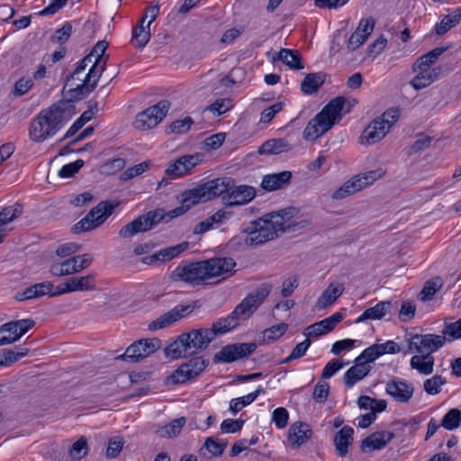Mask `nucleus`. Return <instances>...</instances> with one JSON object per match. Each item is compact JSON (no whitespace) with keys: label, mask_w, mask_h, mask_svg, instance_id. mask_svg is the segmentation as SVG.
<instances>
[{"label":"nucleus","mask_w":461,"mask_h":461,"mask_svg":"<svg viewBox=\"0 0 461 461\" xmlns=\"http://www.w3.org/2000/svg\"><path fill=\"white\" fill-rule=\"evenodd\" d=\"M435 358L430 354L415 355L411 358L410 365L420 374L429 375L433 373Z\"/></svg>","instance_id":"nucleus-37"},{"label":"nucleus","mask_w":461,"mask_h":461,"mask_svg":"<svg viewBox=\"0 0 461 461\" xmlns=\"http://www.w3.org/2000/svg\"><path fill=\"white\" fill-rule=\"evenodd\" d=\"M189 247L188 242H182L176 246L168 247L163 249H160L158 252L159 262H167L169 261L177 256H179L183 251H185Z\"/></svg>","instance_id":"nucleus-50"},{"label":"nucleus","mask_w":461,"mask_h":461,"mask_svg":"<svg viewBox=\"0 0 461 461\" xmlns=\"http://www.w3.org/2000/svg\"><path fill=\"white\" fill-rule=\"evenodd\" d=\"M324 81L325 74L321 72L308 74L301 83V90L306 95H312L319 90Z\"/></svg>","instance_id":"nucleus-41"},{"label":"nucleus","mask_w":461,"mask_h":461,"mask_svg":"<svg viewBox=\"0 0 461 461\" xmlns=\"http://www.w3.org/2000/svg\"><path fill=\"white\" fill-rule=\"evenodd\" d=\"M289 420V413L284 407H279L274 410L272 413V422L277 429H284L287 426Z\"/></svg>","instance_id":"nucleus-58"},{"label":"nucleus","mask_w":461,"mask_h":461,"mask_svg":"<svg viewBox=\"0 0 461 461\" xmlns=\"http://www.w3.org/2000/svg\"><path fill=\"white\" fill-rule=\"evenodd\" d=\"M461 421V411L458 409L449 410L442 419L441 426L447 430L457 429Z\"/></svg>","instance_id":"nucleus-53"},{"label":"nucleus","mask_w":461,"mask_h":461,"mask_svg":"<svg viewBox=\"0 0 461 461\" xmlns=\"http://www.w3.org/2000/svg\"><path fill=\"white\" fill-rule=\"evenodd\" d=\"M292 178L291 171H282L276 174L266 175L261 182V187L268 192L285 187Z\"/></svg>","instance_id":"nucleus-26"},{"label":"nucleus","mask_w":461,"mask_h":461,"mask_svg":"<svg viewBox=\"0 0 461 461\" xmlns=\"http://www.w3.org/2000/svg\"><path fill=\"white\" fill-rule=\"evenodd\" d=\"M184 333L181 334L173 343L165 348V355L171 359H177L192 356V351L187 348Z\"/></svg>","instance_id":"nucleus-36"},{"label":"nucleus","mask_w":461,"mask_h":461,"mask_svg":"<svg viewBox=\"0 0 461 461\" xmlns=\"http://www.w3.org/2000/svg\"><path fill=\"white\" fill-rule=\"evenodd\" d=\"M23 209L19 203L3 208L0 212V230H6L5 226L19 218L23 214Z\"/></svg>","instance_id":"nucleus-46"},{"label":"nucleus","mask_w":461,"mask_h":461,"mask_svg":"<svg viewBox=\"0 0 461 461\" xmlns=\"http://www.w3.org/2000/svg\"><path fill=\"white\" fill-rule=\"evenodd\" d=\"M124 445V440L122 438L116 437L111 438L106 449V456L108 458H115L121 453Z\"/></svg>","instance_id":"nucleus-63"},{"label":"nucleus","mask_w":461,"mask_h":461,"mask_svg":"<svg viewBox=\"0 0 461 461\" xmlns=\"http://www.w3.org/2000/svg\"><path fill=\"white\" fill-rule=\"evenodd\" d=\"M343 292L344 285L342 284L329 285L318 298L316 302V308L318 310H323L332 305Z\"/></svg>","instance_id":"nucleus-31"},{"label":"nucleus","mask_w":461,"mask_h":461,"mask_svg":"<svg viewBox=\"0 0 461 461\" xmlns=\"http://www.w3.org/2000/svg\"><path fill=\"white\" fill-rule=\"evenodd\" d=\"M311 345V340L306 337V339L298 343L292 350L291 354L283 360V363H289L292 360L301 358L303 357Z\"/></svg>","instance_id":"nucleus-59"},{"label":"nucleus","mask_w":461,"mask_h":461,"mask_svg":"<svg viewBox=\"0 0 461 461\" xmlns=\"http://www.w3.org/2000/svg\"><path fill=\"white\" fill-rule=\"evenodd\" d=\"M75 113V106L64 100L41 110L30 122V140L39 143L53 137L72 118Z\"/></svg>","instance_id":"nucleus-2"},{"label":"nucleus","mask_w":461,"mask_h":461,"mask_svg":"<svg viewBox=\"0 0 461 461\" xmlns=\"http://www.w3.org/2000/svg\"><path fill=\"white\" fill-rule=\"evenodd\" d=\"M346 99L343 96H338L326 104L322 110L317 113L307 124L303 131V138L307 140H315L341 119Z\"/></svg>","instance_id":"nucleus-5"},{"label":"nucleus","mask_w":461,"mask_h":461,"mask_svg":"<svg viewBox=\"0 0 461 461\" xmlns=\"http://www.w3.org/2000/svg\"><path fill=\"white\" fill-rule=\"evenodd\" d=\"M149 167V162H148V161L135 165L131 167H129L125 171H123L121 175V179L123 181L130 180L137 176L141 175Z\"/></svg>","instance_id":"nucleus-60"},{"label":"nucleus","mask_w":461,"mask_h":461,"mask_svg":"<svg viewBox=\"0 0 461 461\" xmlns=\"http://www.w3.org/2000/svg\"><path fill=\"white\" fill-rule=\"evenodd\" d=\"M388 125L384 126V122L376 118L363 131L360 136L362 145H371L381 140L388 132Z\"/></svg>","instance_id":"nucleus-23"},{"label":"nucleus","mask_w":461,"mask_h":461,"mask_svg":"<svg viewBox=\"0 0 461 461\" xmlns=\"http://www.w3.org/2000/svg\"><path fill=\"white\" fill-rule=\"evenodd\" d=\"M208 201L203 185H200L193 189L185 190L181 194V203L185 204L189 209L200 203Z\"/></svg>","instance_id":"nucleus-39"},{"label":"nucleus","mask_w":461,"mask_h":461,"mask_svg":"<svg viewBox=\"0 0 461 461\" xmlns=\"http://www.w3.org/2000/svg\"><path fill=\"white\" fill-rule=\"evenodd\" d=\"M443 281L439 276L428 280L420 293V299L422 302L430 300L435 294L442 287Z\"/></svg>","instance_id":"nucleus-48"},{"label":"nucleus","mask_w":461,"mask_h":461,"mask_svg":"<svg viewBox=\"0 0 461 461\" xmlns=\"http://www.w3.org/2000/svg\"><path fill=\"white\" fill-rule=\"evenodd\" d=\"M29 350L23 348H15L14 349H1L3 366H8L17 362L22 357L28 355Z\"/></svg>","instance_id":"nucleus-49"},{"label":"nucleus","mask_w":461,"mask_h":461,"mask_svg":"<svg viewBox=\"0 0 461 461\" xmlns=\"http://www.w3.org/2000/svg\"><path fill=\"white\" fill-rule=\"evenodd\" d=\"M35 325V321L32 319H23L19 321H9L1 325L5 338L14 343L20 339L29 330Z\"/></svg>","instance_id":"nucleus-22"},{"label":"nucleus","mask_w":461,"mask_h":461,"mask_svg":"<svg viewBox=\"0 0 461 461\" xmlns=\"http://www.w3.org/2000/svg\"><path fill=\"white\" fill-rule=\"evenodd\" d=\"M188 210L189 208L182 203L181 206L170 210L167 212H165L163 209L149 211L146 214L140 215L132 221L124 225L119 230V236L125 239L131 238L140 232L148 231L166 218L173 219L178 217Z\"/></svg>","instance_id":"nucleus-8"},{"label":"nucleus","mask_w":461,"mask_h":461,"mask_svg":"<svg viewBox=\"0 0 461 461\" xmlns=\"http://www.w3.org/2000/svg\"><path fill=\"white\" fill-rule=\"evenodd\" d=\"M73 292L94 291L96 287L95 275L70 277L68 279Z\"/></svg>","instance_id":"nucleus-42"},{"label":"nucleus","mask_w":461,"mask_h":461,"mask_svg":"<svg viewBox=\"0 0 461 461\" xmlns=\"http://www.w3.org/2000/svg\"><path fill=\"white\" fill-rule=\"evenodd\" d=\"M271 291V285L263 284L254 293L248 294L226 318L216 321V328L226 332L238 326L240 320H248Z\"/></svg>","instance_id":"nucleus-7"},{"label":"nucleus","mask_w":461,"mask_h":461,"mask_svg":"<svg viewBox=\"0 0 461 461\" xmlns=\"http://www.w3.org/2000/svg\"><path fill=\"white\" fill-rule=\"evenodd\" d=\"M201 162L199 154L184 155L169 164L165 173L171 178H179L190 173Z\"/></svg>","instance_id":"nucleus-18"},{"label":"nucleus","mask_w":461,"mask_h":461,"mask_svg":"<svg viewBox=\"0 0 461 461\" xmlns=\"http://www.w3.org/2000/svg\"><path fill=\"white\" fill-rule=\"evenodd\" d=\"M386 393L399 402H408L414 393V386L402 379H393L386 384Z\"/></svg>","instance_id":"nucleus-19"},{"label":"nucleus","mask_w":461,"mask_h":461,"mask_svg":"<svg viewBox=\"0 0 461 461\" xmlns=\"http://www.w3.org/2000/svg\"><path fill=\"white\" fill-rule=\"evenodd\" d=\"M461 21V7L456 8L447 15H445L439 23L436 25L435 31L438 35H443L451 28L455 27Z\"/></svg>","instance_id":"nucleus-45"},{"label":"nucleus","mask_w":461,"mask_h":461,"mask_svg":"<svg viewBox=\"0 0 461 461\" xmlns=\"http://www.w3.org/2000/svg\"><path fill=\"white\" fill-rule=\"evenodd\" d=\"M354 429L349 426H344L339 430L333 438L336 450L339 456H346L348 452V446L353 441Z\"/></svg>","instance_id":"nucleus-30"},{"label":"nucleus","mask_w":461,"mask_h":461,"mask_svg":"<svg viewBox=\"0 0 461 461\" xmlns=\"http://www.w3.org/2000/svg\"><path fill=\"white\" fill-rule=\"evenodd\" d=\"M271 291V285L263 284L254 293L248 294L226 318L216 321V328L226 332L238 326L240 320H248Z\"/></svg>","instance_id":"nucleus-6"},{"label":"nucleus","mask_w":461,"mask_h":461,"mask_svg":"<svg viewBox=\"0 0 461 461\" xmlns=\"http://www.w3.org/2000/svg\"><path fill=\"white\" fill-rule=\"evenodd\" d=\"M53 284L51 282L38 283L25 288L21 292H18L15 295V299L19 302H23L25 300L38 298L45 294L50 296V293L51 292Z\"/></svg>","instance_id":"nucleus-27"},{"label":"nucleus","mask_w":461,"mask_h":461,"mask_svg":"<svg viewBox=\"0 0 461 461\" xmlns=\"http://www.w3.org/2000/svg\"><path fill=\"white\" fill-rule=\"evenodd\" d=\"M447 383L446 379L439 375H436L431 378H429L424 381L423 386L424 390L428 394L435 395L440 393L441 386Z\"/></svg>","instance_id":"nucleus-54"},{"label":"nucleus","mask_w":461,"mask_h":461,"mask_svg":"<svg viewBox=\"0 0 461 461\" xmlns=\"http://www.w3.org/2000/svg\"><path fill=\"white\" fill-rule=\"evenodd\" d=\"M394 434L388 430L376 431L366 438L361 443V450L373 451L384 448L393 438Z\"/></svg>","instance_id":"nucleus-24"},{"label":"nucleus","mask_w":461,"mask_h":461,"mask_svg":"<svg viewBox=\"0 0 461 461\" xmlns=\"http://www.w3.org/2000/svg\"><path fill=\"white\" fill-rule=\"evenodd\" d=\"M286 323H279L264 330V339L267 342H273L282 337L287 330Z\"/></svg>","instance_id":"nucleus-56"},{"label":"nucleus","mask_w":461,"mask_h":461,"mask_svg":"<svg viewBox=\"0 0 461 461\" xmlns=\"http://www.w3.org/2000/svg\"><path fill=\"white\" fill-rule=\"evenodd\" d=\"M117 205V203L109 201L100 202L81 221L74 225V232H85L97 228L113 213V209Z\"/></svg>","instance_id":"nucleus-9"},{"label":"nucleus","mask_w":461,"mask_h":461,"mask_svg":"<svg viewBox=\"0 0 461 461\" xmlns=\"http://www.w3.org/2000/svg\"><path fill=\"white\" fill-rule=\"evenodd\" d=\"M50 273L57 277L77 274V259L71 257L62 261H55L50 267Z\"/></svg>","instance_id":"nucleus-35"},{"label":"nucleus","mask_w":461,"mask_h":461,"mask_svg":"<svg viewBox=\"0 0 461 461\" xmlns=\"http://www.w3.org/2000/svg\"><path fill=\"white\" fill-rule=\"evenodd\" d=\"M383 174L382 169H377L357 175L346 181L339 188H338L332 194V198L334 200H340L348 197L373 184L375 180L381 178Z\"/></svg>","instance_id":"nucleus-11"},{"label":"nucleus","mask_w":461,"mask_h":461,"mask_svg":"<svg viewBox=\"0 0 461 461\" xmlns=\"http://www.w3.org/2000/svg\"><path fill=\"white\" fill-rule=\"evenodd\" d=\"M215 326L216 322L212 324V329L193 330L190 332L184 333L188 345L187 348H190L193 355L205 349L217 335L226 333L225 330H219Z\"/></svg>","instance_id":"nucleus-14"},{"label":"nucleus","mask_w":461,"mask_h":461,"mask_svg":"<svg viewBox=\"0 0 461 461\" xmlns=\"http://www.w3.org/2000/svg\"><path fill=\"white\" fill-rule=\"evenodd\" d=\"M292 149L289 142L284 139H272L265 141L258 149L261 155H277Z\"/></svg>","instance_id":"nucleus-38"},{"label":"nucleus","mask_w":461,"mask_h":461,"mask_svg":"<svg viewBox=\"0 0 461 461\" xmlns=\"http://www.w3.org/2000/svg\"><path fill=\"white\" fill-rule=\"evenodd\" d=\"M132 39L137 41L139 48L145 47L150 39L149 28L140 23L132 31Z\"/></svg>","instance_id":"nucleus-55"},{"label":"nucleus","mask_w":461,"mask_h":461,"mask_svg":"<svg viewBox=\"0 0 461 461\" xmlns=\"http://www.w3.org/2000/svg\"><path fill=\"white\" fill-rule=\"evenodd\" d=\"M169 106L170 103L167 100H162L139 113L133 122L134 127L140 131H148L156 127L166 116Z\"/></svg>","instance_id":"nucleus-12"},{"label":"nucleus","mask_w":461,"mask_h":461,"mask_svg":"<svg viewBox=\"0 0 461 461\" xmlns=\"http://www.w3.org/2000/svg\"><path fill=\"white\" fill-rule=\"evenodd\" d=\"M185 418L181 417L173 420L170 423L161 427L157 433L162 438H174L180 434L183 427L185 425Z\"/></svg>","instance_id":"nucleus-47"},{"label":"nucleus","mask_w":461,"mask_h":461,"mask_svg":"<svg viewBox=\"0 0 461 461\" xmlns=\"http://www.w3.org/2000/svg\"><path fill=\"white\" fill-rule=\"evenodd\" d=\"M406 341L408 349L403 351L404 354L415 349L419 354L432 355L445 345L447 337L444 334H410Z\"/></svg>","instance_id":"nucleus-10"},{"label":"nucleus","mask_w":461,"mask_h":461,"mask_svg":"<svg viewBox=\"0 0 461 461\" xmlns=\"http://www.w3.org/2000/svg\"><path fill=\"white\" fill-rule=\"evenodd\" d=\"M88 453L87 439L81 436L70 447L68 454L72 459L80 460Z\"/></svg>","instance_id":"nucleus-52"},{"label":"nucleus","mask_w":461,"mask_h":461,"mask_svg":"<svg viewBox=\"0 0 461 461\" xmlns=\"http://www.w3.org/2000/svg\"><path fill=\"white\" fill-rule=\"evenodd\" d=\"M256 196L254 187L246 185L230 186L229 197L223 196L224 203L229 206L243 205L251 202Z\"/></svg>","instance_id":"nucleus-21"},{"label":"nucleus","mask_w":461,"mask_h":461,"mask_svg":"<svg viewBox=\"0 0 461 461\" xmlns=\"http://www.w3.org/2000/svg\"><path fill=\"white\" fill-rule=\"evenodd\" d=\"M81 74L82 73L75 75V70H74L73 73L67 77L65 86H63L62 94L67 98L66 101L69 102L70 104H72L73 101L79 100L91 93V92H87V93L79 94V93L71 91V88H75L77 85L83 84V80L85 79V77H82Z\"/></svg>","instance_id":"nucleus-33"},{"label":"nucleus","mask_w":461,"mask_h":461,"mask_svg":"<svg viewBox=\"0 0 461 461\" xmlns=\"http://www.w3.org/2000/svg\"><path fill=\"white\" fill-rule=\"evenodd\" d=\"M312 436V430L305 423H294L289 429L288 440L296 447L304 444Z\"/></svg>","instance_id":"nucleus-34"},{"label":"nucleus","mask_w":461,"mask_h":461,"mask_svg":"<svg viewBox=\"0 0 461 461\" xmlns=\"http://www.w3.org/2000/svg\"><path fill=\"white\" fill-rule=\"evenodd\" d=\"M226 447V441H220L213 437H209L206 438L203 446L201 447L200 453H202L203 449H206L212 456H220L222 455Z\"/></svg>","instance_id":"nucleus-51"},{"label":"nucleus","mask_w":461,"mask_h":461,"mask_svg":"<svg viewBox=\"0 0 461 461\" xmlns=\"http://www.w3.org/2000/svg\"><path fill=\"white\" fill-rule=\"evenodd\" d=\"M257 349V344L234 343L227 345L215 354L214 363H231L243 357L250 356Z\"/></svg>","instance_id":"nucleus-15"},{"label":"nucleus","mask_w":461,"mask_h":461,"mask_svg":"<svg viewBox=\"0 0 461 461\" xmlns=\"http://www.w3.org/2000/svg\"><path fill=\"white\" fill-rule=\"evenodd\" d=\"M261 393H265V390L262 386H258L254 392H252L245 396L232 399L230 402V411L234 415L237 414L245 406L252 403L257 399V397Z\"/></svg>","instance_id":"nucleus-44"},{"label":"nucleus","mask_w":461,"mask_h":461,"mask_svg":"<svg viewBox=\"0 0 461 461\" xmlns=\"http://www.w3.org/2000/svg\"><path fill=\"white\" fill-rule=\"evenodd\" d=\"M231 183L230 178H216L203 184L208 201L224 194L229 197Z\"/></svg>","instance_id":"nucleus-25"},{"label":"nucleus","mask_w":461,"mask_h":461,"mask_svg":"<svg viewBox=\"0 0 461 461\" xmlns=\"http://www.w3.org/2000/svg\"><path fill=\"white\" fill-rule=\"evenodd\" d=\"M371 370L370 365L366 362L355 360V365L351 366L344 375V383L348 387H352L356 383L362 380Z\"/></svg>","instance_id":"nucleus-29"},{"label":"nucleus","mask_w":461,"mask_h":461,"mask_svg":"<svg viewBox=\"0 0 461 461\" xmlns=\"http://www.w3.org/2000/svg\"><path fill=\"white\" fill-rule=\"evenodd\" d=\"M446 48H435L429 52L420 57L412 66V70L416 71L418 68L433 69L431 68L438 58L446 51Z\"/></svg>","instance_id":"nucleus-43"},{"label":"nucleus","mask_w":461,"mask_h":461,"mask_svg":"<svg viewBox=\"0 0 461 461\" xmlns=\"http://www.w3.org/2000/svg\"><path fill=\"white\" fill-rule=\"evenodd\" d=\"M442 333L447 337L448 342L461 339V318L455 322L446 324Z\"/></svg>","instance_id":"nucleus-57"},{"label":"nucleus","mask_w":461,"mask_h":461,"mask_svg":"<svg viewBox=\"0 0 461 461\" xmlns=\"http://www.w3.org/2000/svg\"><path fill=\"white\" fill-rule=\"evenodd\" d=\"M391 307L392 303L390 301H381L375 306L365 310L363 313L356 320V322L359 323L367 320H381L390 312Z\"/></svg>","instance_id":"nucleus-32"},{"label":"nucleus","mask_w":461,"mask_h":461,"mask_svg":"<svg viewBox=\"0 0 461 461\" xmlns=\"http://www.w3.org/2000/svg\"><path fill=\"white\" fill-rule=\"evenodd\" d=\"M294 212L295 208L290 207L250 221L245 230V243L258 246L274 240L280 232H285L294 225L292 221Z\"/></svg>","instance_id":"nucleus-3"},{"label":"nucleus","mask_w":461,"mask_h":461,"mask_svg":"<svg viewBox=\"0 0 461 461\" xmlns=\"http://www.w3.org/2000/svg\"><path fill=\"white\" fill-rule=\"evenodd\" d=\"M278 59L291 69L300 70L304 68L302 56L298 50L281 49Z\"/></svg>","instance_id":"nucleus-40"},{"label":"nucleus","mask_w":461,"mask_h":461,"mask_svg":"<svg viewBox=\"0 0 461 461\" xmlns=\"http://www.w3.org/2000/svg\"><path fill=\"white\" fill-rule=\"evenodd\" d=\"M232 107V101L229 98L219 99L212 103L207 109L213 114L221 115Z\"/></svg>","instance_id":"nucleus-64"},{"label":"nucleus","mask_w":461,"mask_h":461,"mask_svg":"<svg viewBox=\"0 0 461 461\" xmlns=\"http://www.w3.org/2000/svg\"><path fill=\"white\" fill-rule=\"evenodd\" d=\"M161 348V341L157 338L149 339H140L129 346L124 354L119 356L117 359L139 362Z\"/></svg>","instance_id":"nucleus-13"},{"label":"nucleus","mask_w":461,"mask_h":461,"mask_svg":"<svg viewBox=\"0 0 461 461\" xmlns=\"http://www.w3.org/2000/svg\"><path fill=\"white\" fill-rule=\"evenodd\" d=\"M344 317L345 313L340 312H335L331 316L308 326L304 330L303 335L307 338L325 335L330 332L335 326L344 319Z\"/></svg>","instance_id":"nucleus-20"},{"label":"nucleus","mask_w":461,"mask_h":461,"mask_svg":"<svg viewBox=\"0 0 461 461\" xmlns=\"http://www.w3.org/2000/svg\"><path fill=\"white\" fill-rule=\"evenodd\" d=\"M84 164L85 162L82 159H77L75 162L66 164L59 170V176L62 178L72 177L79 171Z\"/></svg>","instance_id":"nucleus-61"},{"label":"nucleus","mask_w":461,"mask_h":461,"mask_svg":"<svg viewBox=\"0 0 461 461\" xmlns=\"http://www.w3.org/2000/svg\"><path fill=\"white\" fill-rule=\"evenodd\" d=\"M108 47L105 41H99L92 51L82 59L75 68V75L83 73L88 66H91L88 72L85 75L83 84L77 85L71 91L79 94L92 92L101 77L105 68L106 60L104 59V54Z\"/></svg>","instance_id":"nucleus-4"},{"label":"nucleus","mask_w":461,"mask_h":461,"mask_svg":"<svg viewBox=\"0 0 461 461\" xmlns=\"http://www.w3.org/2000/svg\"><path fill=\"white\" fill-rule=\"evenodd\" d=\"M439 70V68H434L433 69L418 68L414 71L417 75L410 84L415 90L423 89L437 80Z\"/></svg>","instance_id":"nucleus-28"},{"label":"nucleus","mask_w":461,"mask_h":461,"mask_svg":"<svg viewBox=\"0 0 461 461\" xmlns=\"http://www.w3.org/2000/svg\"><path fill=\"white\" fill-rule=\"evenodd\" d=\"M195 303H189L186 305H176L175 308L171 309L155 321H151L149 324V330L155 331L172 325L178 320L190 314L196 307Z\"/></svg>","instance_id":"nucleus-16"},{"label":"nucleus","mask_w":461,"mask_h":461,"mask_svg":"<svg viewBox=\"0 0 461 461\" xmlns=\"http://www.w3.org/2000/svg\"><path fill=\"white\" fill-rule=\"evenodd\" d=\"M236 262L231 258H212L207 260L180 265L172 271L170 278L189 284H198L215 277L225 279L235 273Z\"/></svg>","instance_id":"nucleus-1"},{"label":"nucleus","mask_w":461,"mask_h":461,"mask_svg":"<svg viewBox=\"0 0 461 461\" xmlns=\"http://www.w3.org/2000/svg\"><path fill=\"white\" fill-rule=\"evenodd\" d=\"M285 107L283 102H277L273 105L264 109L260 115V122L263 123H269L276 113L281 112Z\"/></svg>","instance_id":"nucleus-62"},{"label":"nucleus","mask_w":461,"mask_h":461,"mask_svg":"<svg viewBox=\"0 0 461 461\" xmlns=\"http://www.w3.org/2000/svg\"><path fill=\"white\" fill-rule=\"evenodd\" d=\"M207 362L201 357L190 359L180 366L171 375L173 384H184L198 376L206 367Z\"/></svg>","instance_id":"nucleus-17"}]
</instances>
